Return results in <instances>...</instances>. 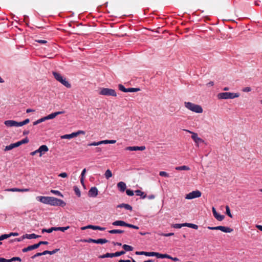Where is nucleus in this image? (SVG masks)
Returning a JSON list of instances; mask_svg holds the SVG:
<instances>
[{
    "mask_svg": "<svg viewBox=\"0 0 262 262\" xmlns=\"http://www.w3.org/2000/svg\"><path fill=\"white\" fill-rule=\"evenodd\" d=\"M75 137H76V133H75V132H74L70 134H66V135L61 136V139H70L73 138Z\"/></svg>",
    "mask_w": 262,
    "mask_h": 262,
    "instance_id": "nucleus-23",
    "label": "nucleus"
},
{
    "mask_svg": "<svg viewBox=\"0 0 262 262\" xmlns=\"http://www.w3.org/2000/svg\"><path fill=\"white\" fill-rule=\"evenodd\" d=\"M122 248L124 249L125 252V251H131L133 250V247L131 246L127 245L124 244L122 246Z\"/></svg>",
    "mask_w": 262,
    "mask_h": 262,
    "instance_id": "nucleus-32",
    "label": "nucleus"
},
{
    "mask_svg": "<svg viewBox=\"0 0 262 262\" xmlns=\"http://www.w3.org/2000/svg\"><path fill=\"white\" fill-rule=\"evenodd\" d=\"M126 227L131 228H133V229H139V228L138 226H135V225H134L132 224H130L128 223H127Z\"/></svg>",
    "mask_w": 262,
    "mask_h": 262,
    "instance_id": "nucleus-53",
    "label": "nucleus"
},
{
    "mask_svg": "<svg viewBox=\"0 0 262 262\" xmlns=\"http://www.w3.org/2000/svg\"><path fill=\"white\" fill-rule=\"evenodd\" d=\"M119 90L122 92L127 93V88H125L122 84H119L118 85Z\"/></svg>",
    "mask_w": 262,
    "mask_h": 262,
    "instance_id": "nucleus-43",
    "label": "nucleus"
},
{
    "mask_svg": "<svg viewBox=\"0 0 262 262\" xmlns=\"http://www.w3.org/2000/svg\"><path fill=\"white\" fill-rule=\"evenodd\" d=\"M226 214L231 218L233 217L231 213L230 208L228 206H226Z\"/></svg>",
    "mask_w": 262,
    "mask_h": 262,
    "instance_id": "nucleus-41",
    "label": "nucleus"
},
{
    "mask_svg": "<svg viewBox=\"0 0 262 262\" xmlns=\"http://www.w3.org/2000/svg\"><path fill=\"white\" fill-rule=\"evenodd\" d=\"M126 193L128 196H133L134 194V191L130 189H127L126 190Z\"/></svg>",
    "mask_w": 262,
    "mask_h": 262,
    "instance_id": "nucleus-51",
    "label": "nucleus"
},
{
    "mask_svg": "<svg viewBox=\"0 0 262 262\" xmlns=\"http://www.w3.org/2000/svg\"><path fill=\"white\" fill-rule=\"evenodd\" d=\"M145 149V147L144 146H128L125 148L126 150L129 151H136V150H143Z\"/></svg>",
    "mask_w": 262,
    "mask_h": 262,
    "instance_id": "nucleus-11",
    "label": "nucleus"
},
{
    "mask_svg": "<svg viewBox=\"0 0 262 262\" xmlns=\"http://www.w3.org/2000/svg\"><path fill=\"white\" fill-rule=\"evenodd\" d=\"M135 254L136 255H144L147 256H153L154 252H145V251H136Z\"/></svg>",
    "mask_w": 262,
    "mask_h": 262,
    "instance_id": "nucleus-18",
    "label": "nucleus"
},
{
    "mask_svg": "<svg viewBox=\"0 0 262 262\" xmlns=\"http://www.w3.org/2000/svg\"><path fill=\"white\" fill-rule=\"evenodd\" d=\"M99 94L103 96H117V93L115 90L105 88H101L99 92Z\"/></svg>",
    "mask_w": 262,
    "mask_h": 262,
    "instance_id": "nucleus-5",
    "label": "nucleus"
},
{
    "mask_svg": "<svg viewBox=\"0 0 262 262\" xmlns=\"http://www.w3.org/2000/svg\"><path fill=\"white\" fill-rule=\"evenodd\" d=\"M58 176L60 177L61 178H66L68 176V175L66 172H62V173H60L58 175Z\"/></svg>",
    "mask_w": 262,
    "mask_h": 262,
    "instance_id": "nucleus-60",
    "label": "nucleus"
},
{
    "mask_svg": "<svg viewBox=\"0 0 262 262\" xmlns=\"http://www.w3.org/2000/svg\"><path fill=\"white\" fill-rule=\"evenodd\" d=\"M18 235V233L17 232H11L9 234H7V235L8 236V238L11 237V236H17Z\"/></svg>",
    "mask_w": 262,
    "mask_h": 262,
    "instance_id": "nucleus-57",
    "label": "nucleus"
},
{
    "mask_svg": "<svg viewBox=\"0 0 262 262\" xmlns=\"http://www.w3.org/2000/svg\"><path fill=\"white\" fill-rule=\"evenodd\" d=\"M5 125L7 127H12L15 126L16 127V121L14 120H6L4 122Z\"/></svg>",
    "mask_w": 262,
    "mask_h": 262,
    "instance_id": "nucleus-14",
    "label": "nucleus"
},
{
    "mask_svg": "<svg viewBox=\"0 0 262 262\" xmlns=\"http://www.w3.org/2000/svg\"><path fill=\"white\" fill-rule=\"evenodd\" d=\"M8 238V236L7 235V234H4L0 236V241L4 240Z\"/></svg>",
    "mask_w": 262,
    "mask_h": 262,
    "instance_id": "nucleus-56",
    "label": "nucleus"
},
{
    "mask_svg": "<svg viewBox=\"0 0 262 262\" xmlns=\"http://www.w3.org/2000/svg\"><path fill=\"white\" fill-rule=\"evenodd\" d=\"M23 125H24V123L23 121H21V122H17L16 121V127L22 126Z\"/></svg>",
    "mask_w": 262,
    "mask_h": 262,
    "instance_id": "nucleus-61",
    "label": "nucleus"
},
{
    "mask_svg": "<svg viewBox=\"0 0 262 262\" xmlns=\"http://www.w3.org/2000/svg\"><path fill=\"white\" fill-rule=\"evenodd\" d=\"M214 217L219 221H222L225 217L224 215L219 214L217 212L213 215Z\"/></svg>",
    "mask_w": 262,
    "mask_h": 262,
    "instance_id": "nucleus-34",
    "label": "nucleus"
},
{
    "mask_svg": "<svg viewBox=\"0 0 262 262\" xmlns=\"http://www.w3.org/2000/svg\"><path fill=\"white\" fill-rule=\"evenodd\" d=\"M185 227H189V228H192V229H194L195 230L198 229V226L197 225H195V224H194L192 223H185Z\"/></svg>",
    "mask_w": 262,
    "mask_h": 262,
    "instance_id": "nucleus-29",
    "label": "nucleus"
},
{
    "mask_svg": "<svg viewBox=\"0 0 262 262\" xmlns=\"http://www.w3.org/2000/svg\"><path fill=\"white\" fill-rule=\"evenodd\" d=\"M125 253V251H117V252H116L115 253V257H118V256H120L122 255H123Z\"/></svg>",
    "mask_w": 262,
    "mask_h": 262,
    "instance_id": "nucleus-46",
    "label": "nucleus"
},
{
    "mask_svg": "<svg viewBox=\"0 0 262 262\" xmlns=\"http://www.w3.org/2000/svg\"><path fill=\"white\" fill-rule=\"evenodd\" d=\"M75 133H76V136H77L78 135H79L80 134H83V135L85 134V132L83 130H78L77 132H75Z\"/></svg>",
    "mask_w": 262,
    "mask_h": 262,
    "instance_id": "nucleus-64",
    "label": "nucleus"
},
{
    "mask_svg": "<svg viewBox=\"0 0 262 262\" xmlns=\"http://www.w3.org/2000/svg\"><path fill=\"white\" fill-rule=\"evenodd\" d=\"M239 96L238 93L222 92L217 94L219 99H234L238 97Z\"/></svg>",
    "mask_w": 262,
    "mask_h": 262,
    "instance_id": "nucleus-2",
    "label": "nucleus"
},
{
    "mask_svg": "<svg viewBox=\"0 0 262 262\" xmlns=\"http://www.w3.org/2000/svg\"><path fill=\"white\" fill-rule=\"evenodd\" d=\"M89 229H92L93 230H99L100 231H104L106 229L104 227H101L100 226H94V225H89Z\"/></svg>",
    "mask_w": 262,
    "mask_h": 262,
    "instance_id": "nucleus-26",
    "label": "nucleus"
},
{
    "mask_svg": "<svg viewBox=\"0 0 262 262\" xmlns=\"http://www.w3.org/2000/svg\"><path fill=\"white\" fill-rule=\"evenodd\" d=\"M19 141L20 142V145H22L23 144L28 143L29 141V140L28 138V137H26L25 138H24L23 140Z\"/></svg>",
    "mask_w": 262,
    "mask_h": 262,
    "instance_id": "nucleus-47",
    "label": "nucleus"
},
{
    "mask_svg": "<svg viewBox=\"0 0 262 262\" xmlns=\"http://www.w3.org/2000/svg\"><path fill=\"white\" fill-rule=\"evenodd\" d=\"M140 91V89L138 88H127V92H137Z\"/></svg>",
    "mask_w": 262,
    "mask_h": 262,
    "instance_id": "nucleus-36",
    "label": "nucleus"
},
{
    "mask_svg": "<svg viewBox=\"0 0 262 262\" xmlns=\"http://www.w3.org/2000/svg\"><path fill=\"white\" fill-rule=\"evenodd\" d=\"M251 91L250 87H245L243 89V91L244 92H249Z\"/></svg>",
    "mask_w": 262,
    "mask_h": 262,
    "instance_id": "nucleus-58",
    "label": "nucleus"
},
{
    "mask_svg": "<svg viewBox=\"0 0 262 262\" xmlns=\"http://www.w3.org/2000/svg\"><path fill=\"white\" fill-rule=\"evenodd\" d=\"M49 205L53 206H60L63 207L66 205V203L61 199L50 196Z\"/></svg>",
    "mask_w": 262,
    "mask_h": 262,
    "instance_id": "nucleus-4",
    "label": "nucleus"
},
{
    "mask_svg": "<svg viewBox=\"0 0 262 262\" xmlns=\"http://www.w3.org/2000/svg\"><path fill=\"white\" fill-rule=\"evenodd\" d=\"M13 146L14 148L17 147L19 146L20 145L19 141H18L16 143H12Z\"/></svg>",
    "mask_w": 262,
    "mask_h": 262,
    "instance_id": "nucleus-59",
    "label": "nucleus"
},
{
    "mask_svg": "<svg viewBox=\"0 0 262 262\" xmlns=\"http://www.w3.org/2000/svg\"><path fill=\"white\" fill-rule=\"evenodd\" d=\"M202 195V193L199 190H194L186 195L185 199L187 200H191L195 198H200Z\"/></svg>",
    "mask_w": 262,
    "mask_h": 262,
    "instance_id": "nucleus-7",
    "label": "nucleus"
},
{
    "mask_svg": "<svg viewBox=\"0 0 262 262\" xmlns=\"http://www.w3.org/2000/svg\"><path fill=\"white\" fill-rule=\"evenodd\" d=\"M116 207H117V208H124L125 209L129 210V211H132V210H133V208L130 205H129L128 204H125V203H122V204H119Z\"/></svg>",
    "mask_w": 262,
    "mask_h": 262,
    "instance_id": "nucleus-13",
    "label": "nucleus"
},
{
    "mask_svg": "<svg viewBox=\"0 0 262 262\" xmlns=\"http://www.w3.org/2000/svg\"><path fill=\"white\" fill-rule=\"evenodd\" d=\"M95 241H96V239H93L91 238H89L88 239H80L77 241V242H82V243H95Z\"/></svg>",
    "mask_w": 262,
    "mask_h": 262,
    "instance_id": "nucleus-28",
    "label": "nucleus"
},
{
    "mask_svg": "<svg viewBox=\"0 0 262 262\" xmlns=\"http://www.w3.org/2000/svg\"><path fill=\"white\" fill-rule=\"evenodd\" d=\"M86 172V169L84 168L82 170V172L81 173L80 178H84V175Z\"/></svg>",
    "mask_w": 262,
    "mask_h": 262,
    "instance_id": "nucleus-62",
    "label": "nucleus"
},
{
    "mask_svg": "<svg viewBox=\"0 0 262 262\" xmlns=\"http://www.w3.org/2000/svg\"><path fill=\"white\" fill-rule=\"evenodd\" d=\"M174 228L179 229L182 228V227H185V223L182 224H175L172 225V226Z\"/></svg>",
    "mask_w": 262,
    "mask_h": 262,
    "instance_id": "nucleus-42",
    "label": "nucleus"
},
{
    "mask_svg": "<svg viewBox=\"0 0 262 262\" xmlns=\"http://www.w3.org/2000/svg\"><path fill=\"white\" fill-rule=\"evenodd\" d=\"M220 226H215V227L208 226V227H207V228L209 230H220Z\"/></svg>",
    "mask_w": 262,
    "mask_h": 262,
    "instance_id": "nucleus-49",
    "label": "nucleus"
},
{
    "mask_svg": "<svg viewBox=\"0 0 262 262\" xmlns=\"http://www.w3.org/2000/svg\"><path fill=\"white\" fill-rule=\"evenodd\" d=\"M174 170H190L189 167L186 165H183L181 166H177L174 168Z\"/></svg>",
    "mask_w": 262,
    "mask_h": 262,
    "instance_id": "nucleus-24",
    "label": "nucleus"
},
{
    "mask_svg": "<svg viewBox=\"0 0 262 262\" xmlns=\"http://www.w3.org/2000/svg\"><path fill=\"white\" fill-rule=\"evenodd\" d=\"M14 261H18L21 262V259L19 257H13L11 259H9V262H12Z\"/></svg>",
    "mask_w": 262,
    "mask_h": 262,
    "instance_id": "nucleus-44",
    "label": "nucleus"
},
{
    "mask_svg": "<svg viewBox=\"0 0 262 262\" xmlns=\"http://www.w3.org/2000/svg\"><path fill=\"white\" fill-rule=\"evenodd\" d=\"M70 228V226H66V227H55V231H61L62 232H64L66 230L69 229Z\"/></svg>",
    "mask_w": 262,
    "mask_h": 262,
    "instance_id": "nucleus-31",
    "label": "nucleus"
},
{
    "mask_svg": "<svg viewBox=\"0 0 262 262\" xmlns=\"http://www.w3.org/2000/svg\"><path fill=\"white\" fill-rule=\"evenodd\" d=\"M135 192L137 195L140 196L142 199L146 198L147 196L146 194L140 190H136Z\"/></svg>",
    "mask_w": 262,
    "mask_h": 262,
    "instance_id": "nucleus-20",
    "label": "nucleus"
},
{
    "mask_svg": "<svg viewBox=\"0 0 262 262\" xmlns=\"http://www.w3.org/2000/svg\"><path fill=\"white\" fill-rule=\"evenodd\" d=\"M124 230H118V229H113L108 231V232L111 234H117V233H123Z\"/></svg>",
    "mask_w": 262,
    "mask_h": 262,
    "instance_id": "nucleus-35",
    "label": "nucleus"
},
{
    "mask_svg": "<svg viewBox=\"0 0 262 262\" xmlns=\"http://www.w3.org/2000/svg\"><path fill=\"white\" fill-rule=\"evenodd\" d=\"M8 191H18V192H27L29 191V189L28 188H25V189H19L17 188H10L8 189Z\"/></svg>",
    "mask_w": 262,
    "mask_h": 262,
    "instance_id": "nucleus-21",
    "label": "nucleus"
},
{
    "mask_svg": "<svg viewBox=\"0 0 262 262\" xmlns=\"http://www.w3.org/2000/svg\"><path fill=\"white\" fill-rule=\"evenodd\" d=\"M220 230L225 233H230L233 231V229L228 227L220 226Z\"/></svg>",
    "mask_w": 262,
    "mask_h": 262,
    "instance_id": "nucleus-17",
    "label": "nucleus"
},
{
    "mask_svg": "<svg viewBox=\"0 0 262 262\" xmlns=\"http://www.w3.org/2000/svg\"><path fill=\"white\" fill-rule=\"evenodd\" d=\"M154 256H156L157 258H164V254L154 252Z\"/></svg>",
    "mask_w": 262,
    "mask_h": 262,
    "instance_id": "nucleus-45",
    "label": "nucleus"
},
{
    "mask_svg": "<svg viewBox=\"0 0 262 262\" xmlns=\"http://www.w3.org/2000/svg\"><path fill=\"white\" fill-rule=\"evenodd\" d=\"M186 130L192 134L191 138L194 141V142L195 143V144H196L197 146H199V143L204 142V141L202 139H201V138L198 137L197 133L189 131L188 130Z\"/></svg>",
    "mask_w": 262,
    "mask_h": 262,
    "instance_id": "nucleus-8",
    "label": "nucleus"
},
{
    "mask_svg": "<svg viewBox=\"0 0 262 262\" xmlns=\"http://www.w3.org/2000/svg\"><path fill=\"white\" fill-rule=\"evenodd\" d=\"M37 248V245H36V244H35L30 245V246H28L27 247L23 248L22 249V252L24 253L27 252L29 251H31V250H34V249H36Z\"/></svg>",
    "mask_w": 262,
    "mask_h": 262,
    "instance_id": "nucleus-16",
    "label": "nucleus"
},
{
    "mask_svg": "<svg viewBox=\"0 0 262 262\" xmlns=\"http://www.w3.org/2000/svg\"><path fill=\"white\" fill-rule=\"evenodd\" d=\"M104 176L107 179H108L112 176V171L110 169H107L105 171Z\"/></svg>",
    "mask_w": 262,
    "mask_h": 262,
    "instance_id": "nucleus-38",
    "label": "nucleus"
},
{
    "mask_svg": "<svg viewBox=\"0 0 262 262\" xmlns=\"http://www.w3.org/2000/svg\"><path fill=\"white\" fill-rule=\"evenodd\" d=\"M98 194V189L96 187H92L88 192V195L90 197H93L95 198L97 196V195Z\"/></svg>",
    "mask_w": 262,
    "mask_h": 262,
    "instance_id": "nucleus-10",
    "label": "nucleus"
},
{
    "mask_svg": "<svg viewBox=\"0 0 262 262\" xmlns=\"http://www.w3.org/2000/svg\"><path fill=\"white\" fill-rule=\"evenodd\" d=\"M41 255H43V254L42 253V252H38V253H36L35 254H34V255H33L32 256H31V258L32 259H34L36 257H37L38 256H41Z\"/></svg>",
    "mask_w": 262,
    "mask_h": 262,
    "instance_id": "nucleus-54",
    "label": "nucleus"
},
{
    "mask_svg": "<svg viewBox=\"0 0 262 262\" xmlns=\"http://www.w3.org/2000/svg\"><path fill=\"white\" fill-rule=\"evenodd\" d=\"M25 236L26 238L28 239H34L36 238H38L41 237L40 235H36L35 233H32V234H25Z\"/></svg>",
    "mask_w": 262,
    "mask_h": 262,
    "instance_id": "nucleus-22",
    "label": "nucleus"
},
{
    "mask_svg": "<svg viewBox=\"0 0 262 262\" xmlns=\"http://www.w3.org/2000/svg\"><path fill=\"white\" fill-rule=\"evenodd\" d=\"M0 262H9V259H7L5 258L0 257Z\"/></svg>",
    "mask_w": 262,
    "mask_h": 262,
    "instance_id": "nucleus-63",
    "label": "nucleus"
},
{
    "mask_svg": "<svg viewBox=\"0 0 262 262\" xmlns=\"http://www.w3.org/2000/svg\"><path fill=\"white\" fill-rule=\"evenodd\" d=\"M112 225L114 226H125L126 227L127 223L123 221H116L112 223Z\"/></svg>",
    "mask_w": 262,
    "mask_h": 262,
    "instance_id": "nucleus-19",
    "label": "nucleus"
},
{
    "mask_svg": "<svg viewBox=\"0 0 262 262\" xmlns=\"http://www.w3.org/2000/svg\"><path fill=\"white\" fill-rule=\"evenodd\" d=\"M115 256V253H106L105 254H103L101 255H100L99 256V258H108V257H113Z\"/></svg>",
    "mask_w": 262,
    "mask_h": 262,
    "instance_id": "nucleus-25",
    "label": "nucleus"
},
{
    "mask_svg": "<svg viewBox=\"0 0 262 262\" xmlns=\"http://www.w3.org/2000/svg\"><path fill=\"white\" fill-rule=\"evenodd\" d=\"M49 150V148L46 145H41L38 149L30 153L31 156H34L37 153H39V157H41L45 152Z\"/></svg>",
    "mask_w": 262,
    "mask_h": 262,
    "instance_id": "nucleus-6",
    "label": "nucleus"
},
{
    "mask_svg": "<svg viewBox=\"0 0 262 262\" xmlns=\"http://www.w3.org/2000/svg\"><path fill=\"white\" fill-rule=\"evenodd\" d=\"M25 238H26L25 235H23V236H21V237H20L19 238H16L14 239L13 240H12V241H15V242H19L22 241Z\"/></svg>",
    "mask_w": 262,
    "mask_h": 262,
    "instance_id": "nucleus-50",
    "label": "nucleus"
},
{
    "mask_svg": "<svg viewBox=\"0 0 262 262\" xmlns=\"http://www.w3.org/2000/svg\"><path fill=\"white\" fill-rule=\"evenodd\" d=\"M176 173V172L175 170H174L170 173L165 171V177L173 178V177H175Z\"/></svg>",
    "mask_w": 262,
    "mask_h": 262,
    "instance_id": "nucleus-33",
    "label": "nucleus"
},
{
    "mask_svg": "<svg viewBox=\"0 0 262 262\" xmlns=\"http://www.w3.org/2000/svg\"><path fill=\"white\" fill-rule=\"evenodd\" d=\"M184 104L185 106L192 112L200 114L203 111L202 107L199 105L190 102H185Z\"/></svg>",
    "mask_w": 262,
    "mask_h": 262,
    "instance_id": "nucleus-1",
    "label": "nucleus"
},
{
    "mask_svg": "<svg viewBox=\"0 0 262 262\" xmlns=\"http://www.w3.org/2000/svg\"><path fill=\"white\" fill-rule=\"evenodd\" d=\"M45 121H46V119L44 117H42V118L39 119L37 120L36 121H34L33 122V125H37L38 124L41 123Z\"/></svg>",
    "mask_w": 262,
    "mask_h": 262,
    "instance_id": "nucleus-40",
    "label": "nucleus"
},
{
    "mask_svg": "<svg viewBox=\"0 0 262 262\" xmlns=\"http://www.w3.org/2000/svg\"><path fill=\"white\" fill-rule=\"evenodd\" d=\"M13 148H14V147H13V146L12 144H10L9 145L6 146L5 147V148L4 150H5V151H8V150H11V149H13Z\"/></svg>",
    "mask_w": 262,
    "mask_h": 262,
    "instance_id": "nucleus-52",
    "label": "nucleus"
},
{
    "mask_svg": "<svg viewBox=\"0 0 262 262\" xmlns=\"http://www.w3.org/2000/svg\"><path fill=\"white\" fill-rule=\"evenodd\" d=\"M51 192L52 193L55 194L56 195L61 196H63L62 194H61V193L58 190H51Z\"/></svg>",
    "mask_w": 262,
    "mask_h": 262,
    "instance_id": "nucleus-48",
    "label": "nucleus"
},
{
    "mask_svg": "<svg viewBox=\"0 0 262 262\" xmlns=\"http://www.w3.org/2000/svg\"><path fill=\"white\" fill-rule=\"evenodd\" d=\"M88 146H98L99 145V142H93L91 143L88 144Z\"/></svg>",
    "mask_w": 262,
    "mask_h": 262,
    "instance_id": "nucleus-55",
    "label": "nucleus"
},
{
    "mask_svg": "<svg viewBox=\"0 0 262 262\" xmlns=\"http://www.w3.org/2000/svg\"><path fill=\"white\" fill-rule=\"evenodd\" d=\"M53 75L56 80L60 82L64 86L67 88H70L71 87V84L66 80V79L62 77L61 75L56 72H53Z\"/></svg>",
    "mask_w": 262,
    "mask_h": 262,
    "instance_id": "nucleus-3",
    "label": "nucleus"
},
{
    "mask_svg": "<svg viewBox=\"0 0 262 262\" xmlns=\"http://www.w3.org/2000/svg\"><path fill=\"white\" fill-rule=\"evenodd\" d=\"M53 231H55V227H51L49 229H42V233H44V232H47V233H51L52 232H53Z\"/></svg>",
    "mask_w": 262,
    "mask_h": 262,
    "instance_id": "nucleus-39",
    "label": "nucleus"
},
{
    "mask_svg": "<svg viewBox=\"0 0 262 262\" xmlns=\"http://www.w3.org/2000/svg\"><path fill=\"white\" fill-rule=\"evenodd\" d=\"M108 242V240L106 239L105 238H99V239H96L95 244H103L107 243Z\"/></svg>",
    "mask_w": 262,
    "mask_h": 262,
    "instance_id": "nucleus-30",
    "label": "nucleus"
},
{
    "mask_svg": "<svg viewBox=\"0 0 262 262\" xmlns=\"http://www.w3.org/2000/svg\"><path fill=\"white\" fill-rule=\"evenodd\" d=\"M117 187L121 192H124L126 188V184L123 182H120L117 184Z\"/></svg>",
    "mask_w": 262,
    "mask_h": 262,
    "instance_id": "nucleus-15",
    "label": "nucleus"
},
{
    "mask_svg": "<svg viewBox=\"0 0 262 262\" xmlns=\"http://www.w3.org/2000/svg\"><path fill=\"white\" fill-rule=\"evenodd\" d=\"M73 189L75 194L77 195L78 197H80L81 196V192L80 189L76 186H74L73 187Z\"/></svg>",
    "mask_w": 262,
    "mask_h": 262,
    "instance_id": "nucleus-37",
    "label": "nucleus"
},
{
    "mask_svg": "<svg viewBox=\"0 0 262 262\" xmlns=\"http://www.w3.org/2000/svg\"><path fill=\"white\" fill-rule=\"evenodd\" d=\"M59 250V249H55L53 251L46 250V251H44L43 252H42V253L43 254V255H45L48 254L52 255V254H54L56 253V252H57Z\"/></svg>",
    "mask_w": 262,
    "mask_h": 262,
    "instance_id": "nucleus-27",
    "label": "nucleus"
},
{
    "mask_svg": "<svg viewBox=\"0 0 262 262\" xmlns=\"http://www.w3.org/2000/svg\"><path fill=\"white\" fill-rule=\"evenodd\" d=\"M64 113V111H60V112H56L53 113L51 114H49V115L45 117L46 120H49V119H52L54 118L55 117H56L57 115L60 114H62Z\"/></svg>",
    "mask_w": 262,
    "mask_h": 262,
    "instance_id": "nucleus-12",
    "label": "nucleus"
},
{
    "mask_svg": "<svg viewBox=\"0 0 262 262\" xmlns=\"http://www.w3.org/2000/svg\"><path fill=\"white\" fill-rule=\"evenodd\" d=\"M50 196H38L36 198L37 201L45 204H49Z\"/></svg>",
    "mask_w": 262,
    "mask_h": 262,
    "instance_id": "nucleus-9",
    "label": "nucleus"
}]
</instances>
